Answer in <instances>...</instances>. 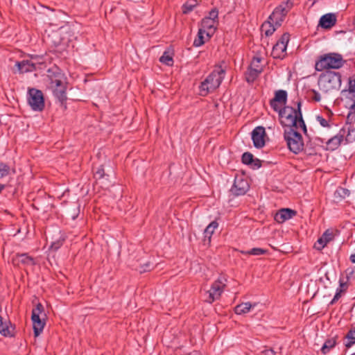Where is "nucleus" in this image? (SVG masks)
<instances>
[{
	"label": "nucleus",
	"instance_id": "nucleus-48",
	"mask_svg": "<svg viewBox=\"0 0 355 355\" xmlns=\"http://www.w3.org/2000/svg\"><path fill=\"white\" fill-rule=\"evenodd\" d=\"M340 297V292H336V293L335 294L332 301L331 302V304H333L334 303V302H336V300H338L339 299V297Z\"/></svg>",
	"mask_w": 355,
	"mask_h": 355
},
{
	"label": "nucleus",
	"instance_id": "nucleus-31",
	"mask_svg": "<svg viewBox=\"0 0 355 355\" xmlns=\"http://www.w3.org/2000/svg\"><path fill=\"white\" fill-rule=\"evenodd\" d=\"M17 256L19 259V261L23 264L28 266H33L35 264L34 259L27 255V254H17Z\"/></svg>",
	"mask_w": 355,
	"mask_h": 355
},
{
	"label": "nucleus",
	"instance_id": "nucleus-3",
	"mask_svg": "<svg viewBox=\"0 0 355 355\" xmlns=\"http://www.w3.org/2000/svg\"><path fill=\"white\" fill-rule=\"evenodd\" d=\"M318 86L324 93L338 90L341 86V75L339 72L327 70L320 74L318 79Z\"/></svg>",
	"mask_w": 355,
	"mask_h": 355
},
{
	"label": "nucleus",
	"instance_id": "nucleus-1",
	"mask_svg": "<svg viewBox=\"0 0 355 355\" xmlns=\"http://www.w3.org/2000/svg\"><path fill=\"white\" fill-rule=\"evenodd\" d=\"M279 116V121L282 126L287 128L302 129L304 133L306 132V127L302 118L301 112V102H297V108L291 106H284L277 111Z\"/></svg>",
	"mask_w": 355,
	"mask_h": 355
},
{
	"label": "nucleus",
	"instance_id": "nucleus-39",
	"mask_svg": "<svg viewBox=\"0 0 355 355\" xmlns=\"http://www.w3.org/2000/svg\"><path fill=\"white\" fill-rule=\"evenodd\" d=\"M218 15V11L216 8H214V9H212L209 12V16L208 17H205V18H208V19H211V20L218 23V21H217Z\"/></svg>",
	"mask_w": 355,
	"mask_h": 355
},
{
	"label": "nucleus",
	"instance_id": "nucleus-15",
	"mask_svg": "<svg viewBox=\"0 0 355 355\" xmlns=\"http://www.w3.org/2000/svg\"><path fill=\"white\" fill-rule=\"evenodd\" d=\"M265 128L262 126L256 127L252 132V139L254 147L261 148L265 146Z\"/></svg>",
	"mask_w": 355,
	"mask_h": 355
},
{
	"label": "nucleus",
	"instance_id": "nucleus-47",
	"mask_svg": "<svg viewBox=\"0 0 355 355\" xmlns=\"http://www.w3.org/2000/svg\"><path fill=\"white\" fill-rule=\"evenodd\" d=\"M260 62H261L260 58H254L253 60H252V64L256 67L255 68H257L259 67L256 65V63L259 64Z\"/></svg>",
	"mask_w": 355,
	"mask_h": 355
},
{
	"label": "nucleus",
	"instance_id": "nucleus-14",
	"mask_svg": "<svg viewBox=\"0 0 355 355\" xmlns=\"http://www.w3.org/2000/svg\"><path fill=\"white\" fill-rule=\"evenodd\" d=\"M287 92L285 90L279 89L275 92L274 98L270 101V105L274 111L277 112L282 109V105L287 101Z\"/></svg>",
	"mask_w": 355,
	"mask_h": 355
},
{
	"label": "nucleus",
	"instance_id": "nucleus-41",
	"mask_svg": "<svg viewBox=\"0 0 355 355\" xmlns=\"http://www.w3.org/2000/svg\"><path fill=\"white\" fill-rule=\"evenodd\" d=\"M152 268V264L150 263V262L148 261L140 266L139 271L140 273H143L151 270Z\"/></svg>",
	"mask_w": 355,
	"mask_h": 355
},
{
	"label": "nucleus",
	"instance_id": "nucleus-46",
	"mask_svg": "<svg viewBox=\"0 0 355 355\" xmlns=\"http://www.w3.org/2000/svg\"><path fill=\"white\" fill-rule=\"evenodd\" d=\"M275 352L272 349H265L264 350L261 351V355H275Z\"/></svg>",
	"mask_w": 355,
	"mask_h": 355
},
{
	"label": "nucleus",
	"instance_id": "nucleus-32",
	"mask_svg": "<svg viewBox=\"0 0 355 355\" xmlns=\"http://www.w3.org/2000/svg\"><path fill=\"white\" fill-rule=\"evenodd\" d=\"M205 31L202 29H199L197 37L193 41V46L196 47H199L202 46L204 43V34Z\"/></svg>",
	"mask_w": 355,
	"mask_h": 355
},
{
	"label": "nucleus",
	"instance_id": "nucleus-30",
	"mask_svg": "<svg viewBox=\"0 0 355 355\" xmlns=\"http://www.w3.org/2000/svg\"><path fill=\"white\" fill-rule=\"evenodd\" d=\"M108 177H109V175H107L105 173L104 168L102 165L98 166L96 168V170L94 171V178L96 180H103L104 179L105 180H107V178H108Z\"/></svg>",
	"mask_w": 355,
	"mask_h": 355
},
{
	"label": "nucleus",
	"instance_id": "nucleus-7",
	"mask_svg": "<svg viewBox=\"0 0 355 355\" xmlns=\"http://www.w3.org/2000/svg\"><path fill=\"white\" fill-rule=\"evenodd\" d=\"M293 7V3L291 1L282 2L280 5L275 8L273 12L269 16L268 19L270 20L276 26L279 27L282 25L285 17Z\"/></svg>",
	"mask_w": 355,
	"mask_h": 355
},
{
	"label": "nucleus",
	"instance_id": "nucleus-45",
	"mask_svg": "<svg viewBox=\"0 0 355 355\" xmlns=\"http://www.w3.org/2000/svg\"><path fill=\"white\" fill-rule=\"evenodd\" d=\"M254 168H259L261 166V162L259 159H253L252 164H250Z\"/></svg>",
	"mask_w": 355,
	"mask_h": 355
},
{
	"label": "nucleus",
	"instance_id": "nucleus-2",
	"mask_svg": "<svg viewBox=\"0 0 355 355\" xmlns=\"http://www.w3.org/2000/svg\"><path fill=\"white\" fill-rule=\"evenodd\" d=\"M49 87L52 90L54 96L63 103L67 100V80L62 70L53 66L47 70L46 74Z\"/></svg>",
	"mask_w": 355,
	"mask_h": 355
},
{
	"label": "nucleus",
	"instance_id": "nucleus-38",
	"mask_svg": "<svg viewBox=\"0 0 355 355\" xmlns=\"http://www.w3.org/2000/svg\"><path fill=\"white\" fill-rule=\"evenodd\" d=\"M348 92L350 94H355V75L349 78Z\"/></svg>",
	"mask_w": 355,
	"mask_h": 355
},
{
	"label": "nucleus",
	"instance_id": "nucleus-18",
	"mask_svg": "<svg viewBox=\"0 0 355 355\" xmlns=\"http://www.w3.org/2000/svg\"><path fill=\"white\" fill-rule=\"evenodd\" d=\"M333 239H334L333 232L329 230H327L323 233L322 236L318 239V241H317L316 243H315L314 246L315 248H317L318 250H322L327 245V244L329 242H330Z\"/></svg>",
	"mask_w": 355,
	"mask_h": 355
},
{
	"label": "nucleus",
	"instance_id": "nucleus-33",
	"mask_svg": "<svg viewBox=\"0 0 355 355\" xmlns=\"http://www.w3.org/2000/svg\"><path fill=\"white\" fill-rule=\"evenodd\" d=\"M159 61L167 66H172L173 64L172 56L166 51L164 52L163 55L159 58Z\"/></svg>",
	"mask_w": 355,
	"mask_h": 355
},
{
	"label": "nucleus",
	"instance_id": "nucleus-28",
	"mask_svg": "<svg viewBox=\"0 0 355 355\" xmlns=\"http://www.w3.org/2000/svg\"><path fill=\"white\" fill-rule=\"evenodd\" d=\"M218 223L216 220H214L211 223H210L205 230V237H208L209 239H210L211 235L213 234L216 229L218 228Z\"/></svg>",
	"mask_w": 355,
	"mask_h": 355
},
{
	"label": "nucleus",
	"instance_id": "nucleus-20",
	"mask_svg": "<svg viewBox=\"0 0 355 355\" xmlns=\"http://www.w3.org/2000/svg\"><path fill=\"white\" fill-rule=\"evenodd\" d=\"M31 319L33 321L35 336H38L42 332L45 323L42 321L40 317L37 315H31Z\"/></svg>",
	"mask_w": 355,
	"mask_h": 355
},
{
	"label": "nucleus",
	"instance_id": "nucleus-43",
	"mask_svg": "<svg viewBox=\"0 0 355 355\" xmlns=\"http://www.w3.org/2000/svg\"><path fill=\"white\" fill-rule=\"evenodd\" d=\"M336 193L343 198H345L346 196H349V191L344 188H339L336 190Z\"/></svg>",
	"mask_w": 355,
	"mask_h": 355
},
{
	"label": "nucleus",
	"instance_id": "nucleus-16",
	"mask_svg": "<svg viewBox=\"0 0 355 355\" xmlns=\"http://www.w3.org/2000/svg\"><path fill=\"white\" fill-rule=\"evenodd\" d=\"M337 21V16L335 13L329 12L323 15L318 23V26L324 29H330L334 26Z\"/></svg>",
	"mask_w": 355,
	"mask_h": 355
},
{
	"label": "nucleus",
	"instance_id": "nucleus-40",
	"mask_svg": "<svg viewBox=\"0 0 355 355\" xmlns=\"http://www.w3.org/2000/svg\"><path fill=\"white\" fill-rule=\"evenodd\" d=\"M316 121L320 123V125L324 128H329L330 124L327 120L323 118L322 116H317Z\"/></svg>",
	"mask_w": 355,
	"mask_h": 355
},
{
	"label": "nucleus",
	"instance_id": "nucleus-34",
	"mask_svg": "<svg viewBox=\"0 0 355 355\" xmlns=\"http://www.w3.org/2000/svg\"><path fill=\"white\" fill-rule=\"evenodd\" d=\"M10 167L8 164L0 162V178H2L8 175L10 173Z\"/></svg>",
	"mask_w": 355,
	"mask_h": 355
},
{
	"label": "nucleus",
	"instance_id": "nucleus-5",
	"mask_svg": "<svg viewBox=\"0 0 355 355\" xmlns=\"http://www.w3.org/2000/svg\"><path fill=\"white\" fill-rule=\"evenodd\" d=\"M342 55L338 53H331L321 56L315 63V69L318 71L329 69H339L345 63Z\"/></svg>",
	"mask_w": 355,
	"mask_h": 355
},
{
	"label": "nucleus",
	"instance_id": "nucleus-44",
	"mask_svg": "<svg viewBox=\"0 0 355 355\" xmlns=\"http://www.w3.org/2000/svg\"><path fill=\"white\" fill-rule=\"evenodd\" d=\"M64 240H58L55 242H53L51 245V248L55 250H58L63 243Z\"/></svg>",
	"mask_w": 355,
	"mask_h": 355
},
{
	"label": "nucleus",
	"instance_id": "nucleus-6",
	"mask_svg": "<svg viewBox=\"0 0 355 355\" xmlns=\"http://www.w3.org/2000/svg\"><path fill=\"white\" fill-rule=\"evenodd\" d=\"M297 130L289 128H286L284 132V138L288 149L295 154H298L304 148L303 139Z\"/></svg>",
	"mask_w": 355,
	"mask_h": 355
},
{
	"label": "nucleus",
	"instance_id": "nucleus-27",
	"mask_svg": "<svg viewBox=\"0 0 355 355\" xmlns=\"http://www.w3.org/2000/svg\"><path fill=\"white\" fill-rule=\"evenodd\" d=\"M198 5L196 0H187L182 6V12L184 14H188L191 12Z\"/></svg>",
	"mask_w": 355,
	"mask_h": 355
},
{
	"label": "nucleus",
	"instance_id": "nucleus-55",
	"mask_svg": "<svg viewBox=\"0 0 355 355\" xmlns=\"http://www.w3.org/2000/svg\"><path fill=\"white\" fill-rule=\"evenodd\" d=\"M353 96H354V98H355V94H354Z\"/></svg>",
	"mask_w": 355,
	"mask_h": 355
},
{
	"label": "nucleus",
	"instance_id": "nucleus-10",
	"mask_svg": "<svg viewBox=\"0 0 355 355\" xmlns=\"http://www.w3.org/2000/svg\"><path fill=\"white\" fill-rule=\"evenodd\" d=\"M290 35L284 33L277 43L273 46L271 55L275 59H283L286 56V51L289 42Z\"/></svg>",
	"mask_w": 355,
	"mask_h": 355
},
{
	"label": "nucleus",
	"instance_id": "nucleus-23",
	"mask_svg": "<svg viewBox=\"0 0 355 355\" xmlns=\"http://www.w3.org/2000/svg\"><path fill=\"white\" fill-rule=\"evenodd\" d=\"M261 72V68L250 67L245 74V80L248 83H253Z\"/></svg>",
	"mask_w": 355,
	"mask_h": 355
},
{
	"label": "nucleus",
	"instance_id": "nucleus-11",
	"mask_svg": "<svg viewBox=\"0 0 355 355\" xmlns=\"http://www.w3.org/2000/svg\"><path fill=\"white\" fill-rule=\"evenodd\" d=\"M226 281L227 279L224 277H220L212 284L210 290L207 292L208 298L205 300L206 302L211 304L215 300L219 299L223 292Z\"/></svg>",
	"mask_w": 355,
	"mask_h": 355
},
{
	"label": "nucleus",
	"instance_id": "nucleus-51",
	"mask_svg": "<svg viewBox=\"0 0 355 355\" xmlns=\"http://www.w3.org/2000/svg\"><path fill=\"white\" fill-rule=\"evenodd\" d=\"M352 98H353L354 103L351 105L349 111H355V98L353 97Z\"/></svg>",
	"mask_w": 355,
	"mask_h": 355
},
{
	"label": "nucleus",
	"instance_id": "nucleus-25",
	"mask_svg": "<svg viewBox=\"0 0 355 355\" xmlns=\"http://www.w3.org/2000/svg\"><path fill=\"white\" fill-rule=\"evenodd\" d=\"M276 26L270 20L264 22L261 26V30L266 36L272 35L276 30Z\"/></svg>",
	"mask_w": 355,
	"mask_h": 355
},
{
	"label": "nucleus",
	"instance_id": "nucleus-29",
	"mask_svg": "<svg viewBox=\"0 0 355 355\" xmlns=\"http://www.w3.org/2000/svg\"><path fill=\"white\" fill-rule=\"evenodd\" d=\"M266 250L260 248H254L250 250H242L241 252L245 255L259 256L266 253Z\"/></svg>",
	"mask_w": 355,
	"mask_h": 355
},
{
	"label": "nucleus",
	"instance_id": "nucleus-19",
	"mask_svg": "<svg viewBox=\"0 0 355 355\" xmlns=\"http://www.w3.org/2000/svg\"><path fill=\"white\" fill-rule=\"evenodd\" d=\"M216 24L217 23L216 21L205 17L201 21L202 28L200 29L204 30L207 35L210 37L215 32Z\"/></svg>",
	"mask_w": 355,
	"mask_h": 355
},
{
	"label": "nucleus",
	"instance_id": "nucleus-21",
	"mask_svg": "<svg viewBox=\"0 0 355 355\" xmlns=\"http://www.w3.org/2000/svg\"><path fill=\"white\" fill-rule=\"evenodd\" d=\"M0 334L4 336H13V327L10 322H3L0 315Z\"/></svg>",
	"mask_w": 355,
	"mask_h": 355
},
{
	"label": "nucleus",
	"instance_id": "nucleus-42",
	"mask_svg": "<svg viewBox=\"0 0 355 355\" xmlns=\"http://www.w3.org/2000/svg\"><path fill=\"white\" fill-rule=\"evenodd\" d=\"M355 122V111H349L347 116V123L352 124Z\"/></svg>",
	"mask_w": 355,
	"mask_h": 355
},
{
	"label": "nucleus",
	"instance_id": "nucleus-9",
	"mask_svg": "<svg viewBox=\"0 0 355 355\" xmlns=\"http://www.w3.org/2000/svg\"><path fill=\"white\" fill-rule=\"evenodd\" d=\"M346 133H347V135L346 136L345 139L348 142L352 139V133H355V130L354 128L349 127H348L347 128H341L337 135H336L335 136H334L327 141V145L328 148L332 150L338 148V146L340 145L341 142L343 141V139L345 137Z\"/></svg>",
	"mask_w": 355,
	"mask_h": 355
},
{
	"label": "nucleus",
	"instance_id": "nucleus-53",
	"mask_svg": "<svg viewBox=\"0 0 355 355\" xmlns=\"http://www.w3.org/2000/svg\"><path fill=\"white\" fill-rule=\"evenodd\" d=\"M5 187H6L5 184L0 183V193L1 192L2 190H3L5 189Z\"/></svg>",
	"mask_w": 355,
	"mask_h": 355
},
{
	"label": "nucleus",
	"instance_id": "nucleus-37",
	"mask_svg": "<svg viewBox=\"0 0 355 355\" xmlns=\"http://www.w3.org/2000/svg\"><path fill=\"white\" fill-rule=\"evenodd\" d=\"M44 312V306L41 303H38L36 306L32 310V315H40Z\"/></svg>",
	"mask_w": 355,
	"mask_h": 355
},
{
	"label": "nucleus",
	"instance_id": "nucleus-12",
	"mask_svg": "<svg viewBox=\"0 0 355 355\" xmlns=\"http://www.w3.org/2000/svg\"><path fill=\"white\" fill-rule=\"evenodd\" d=\"M43 58L39 56H32L29 60L17 62L16 65L21 73L33 71L37 69V64H43Z\"/></svg>",
	"mask_w": 355,
	"mask_h": 355
},
{
	"label": "nucleus",
	"instance_id": "nucleus-35",
	"mask_svg": "<svg viewBox=\"0 0 355 355\" xmlns=\"http://www.w3.org/2000/svg\"><path fill=\"white\" fill-rule=\"evenodd\" d=\"M253 159V155L249 152L244 153L241 157L242 162L246 165H250V164H252Z\"/></svg>",
	"mask_w": 355,
	"mask_h": 355
},
{
	"label": "nucleus",
	"instance_id": "nucleus-13",
	"mask_svg": "<svg viewBox=\"0 0 355 355\" xmlns=\"http://www.w3.org/2000/svg\"><path fill=\"white\" fill-rule=\"evenodd\" d=\"M250 186L247 180L241 175L236 176L230 192L235 196L244 195L249 189Z\"/></svg>",
	"mask_w": 355,
	"mask_h": 355
},
{
	"label": "nucleus",
	"instance_id": "nucleus-4",
	"mask_svg": "<svg viewBox=\"0 0 355 355\" xmlns=\"http://www.w3.org/2000/svg\"><path fill=\"white\" fill-rule=\"evenodd\" d=\"M225 71L220 68L214 70L206 79L201 83L200 89L201 95L206 96L208 93L214 91L221 84L223 80Z\"/></svg>",
	"mask_w": 355,
	"mask_h": 355
},
{
	"label": "nucleus",
	"instance_id": "nucleus-49",
	"mask_svg": "<svg viewBox=\"0 0 355 355\" xmlns=\"http://www.w3.org/2000/svg\"><path fill=\"white\" fill-rule=\"evenodd\" d=\"M340 286L344 289H346L347 287V284L343 282L341 279L340 280Z\"/></svg>",
	"mask_w": 355,
	"mask_h": 355
},
{
	"label": "nucleus",
	"instance_id": "nucleus-50",
	"mask_svg": "<svg viewBox=\"0 0 355 355\" xmlns=\"http://www.w3.org/2000/svg\"><path fill=\"white\" fill-rule=\"evenodd\" d=\"M349 260H350L352 263H355V253L352 254L350 255V257H349Z\"/></svg>",
	"mask_w": 355,
	"mask_h": 355
},
{
	"label": "nucleus",
	"instance_id": "nucleus-26",
	"mask_svg": "<svg viewBox=\"0 0 355 355\" xmlns=\"http://www.w3.org/2000/svg\"><path fill=\"white\" fill-rule=\"evenodd\" d=\"M336 345V337L327 339L321 348V352L322 354H327L330 349L334 348Z\"/></svg>",
	"mask_w": 355,
	"mask_h": 355
},
{
	"label": "nucleus",
	"instance_id": "nucleus-36",
	"mask_svg": "<svg viewBox=\"0 0 355 355\" xmlns=\"http://www.w3.org/2000/svg\"><path fill=\"white\" fill-rule=\"evenodd\" d=\"M309 94L312 101L315 102H320L321 101V96L320 93L314 89L309 91Z\"/></svg>",
	"mask_w": 355,
	"mask_h": 355
},
{
	"label": "nucleus",
	"instance_id": "nucleus-52",
	"mask_svg": "<svg viewBox=\"0 0 355 355\" xmlns=\"http://www.w3.org/2000/svg\"><path fill=\"white\" fill-rule=\"evenodd\" d=\"M353 275H354V271H353V270H352L350 272L347 273V278H349V277H352V276H353Z\"/></svg>",
	"mask_w": 355,
	"mask_h": 355
},
{
	"label": "nucleus",
	"instance_id": "nucleus-8",
	"mask_svg": "<svg viewBox=\"0 0 355 355\" xmlns=\"http://www.w3.org/2000/svg\"><path fill=\"white\" fill-rule=\"evenodd\" d=\"M27 100L31 107L34 111H42L44 107L43 93L37 89H28Z\"/></svg>",
	"mask_w": 355,
	"mask_h": 355
},
{
	"label": "nucleus",
	"instance_id": "nucleus-22",
	"mask_svg": "<svg viewBox=\"0 0 355 355\" xmlns=\"http://www.w3.org/2000/svg\"><path fill=\"white\" fill-rule=\"evenodd\" d=\"M344 339V345L347 349H349L355 345V328L350 329L345 336Z\"/></svg>",
	"mask_w": 355,
	"mask_h": 355
},
{
	"label": "nucleus",
	"instance_id": "nucleus-24",
	"mask_svg": "<svg viewBox=\"0 0 355 355\" xmlns=\"http://www.w3.org/2000/svg\"><path fill=\"white\" fill-rule=\"evenodd\" d=\"M255 305V304H252L250 302L241 303L235 307L234 311L239 315L247 313L250 311L251 308L254 307Z\"/></svg>",
	"mask_w": 355,
	"mask_h": 355
},
{
	"label": "nucleus",
	"instance_id": "nucleus-54",
	"mask_svg": "<svg viewBox=\"0 0 355 355\" xmlns=\"http://www.w3.org/2000/svg\"><path fill=\"white\" fill-rule=\"evenodd\" d=\"M351 355H355V352H354V353H352Z\"/></svg>",
	"mask_w": 355,
	"mask_h": 355
},
{
	"label": "nucleus",
	"instance_id": "nucleus-17",
	"mask_svg": "<svg viewBox=\"0 0 355 355\" xmlns=\"http://www.w3.org/2000/svg\"><path fill=\"white\" fill-rule=\"evenodd\" d=\"M297 211L289 208H283L279 210L275 215V220L278 223H283L287 220L295 216Z\"/></svg>",
	"mask_w": 355,
	"mask_h": 355
}]
</instances>
